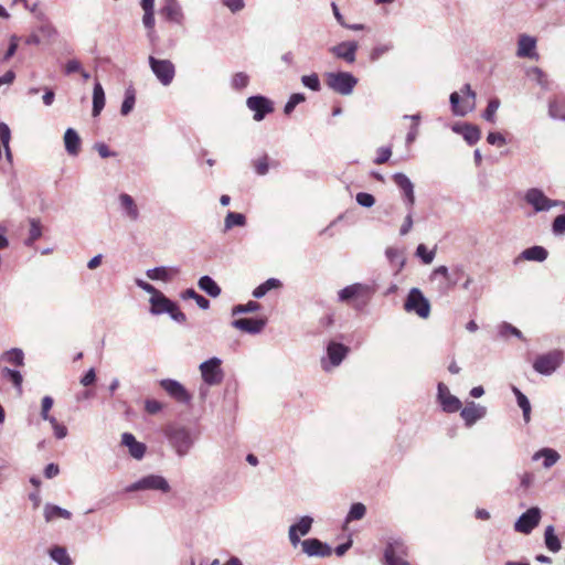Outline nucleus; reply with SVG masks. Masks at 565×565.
<instances>
[{
  "label": "nucleus",
  "instance_id": "nucleus-1",
  "mask_svg": "<svg viewBox=\"0 0 565 565\" xmlns=\"http://www.w3.org/2000/svg\"><path fill=\"white\" fill-rule=\"evenodd\" d=\"M166 437L179 457L186 456L194 445V437L190 429L183 426H168Z\"/></svg>",
  "mask_w": 565,
  "mask_h": 565
},
{
  "label": "nucleus",
  "instance_id": "nucleus-2",
  "mask_svg": "<svg viewBox=\"0 0 565 565\" xmlns=\"http://www.w3.org/2000/svg\"><path fill=\"white\" fill-rule=\"evenodd\" d=\"M150 313L159 316L168 313L171 319L179 323L186 321V316L179 309L178 305L166 297L161 291H158L154 296L149 299Z\"/></svg>",
  "mask_w": 565,
  "mask_h": 565
},
{
  "label": "nucleus",
  "instance_id": "nucleus-3",
  "mask_svg": "<svg viewBox=\"0 0 565 565\" xmlns=\"http://www.w3.org/2000/svg\"><path fill=\"white\" fill-rule=\"evenodd\" d=\"M524 201L532 206L535 213L548 212L554 207L564 205V201L547 198L543 190L539 188L527 189L524 193Z\"/></svg>",
  "mask_w": 565,
  "mask_h": 565
},
{
  "label": "nucleus",
  "instance_id": "nucleus-4",
  "mask_svg": "<svg viewBox=\"0 0 565 565\" xmlns=\"http://www.w3.org/2000/svg\"><path fill=\"white\" fill-rule=\"evenodd\" d=\"M326 83L333 92L348 96L352 94L358 78L348 72H331L326 75Z\"/></svg>",
  "mask_w": 565,
  "mask_h": 565
},
{
  "label": "nucleus",
  "instance_id": "nucleus-5",
  "mask_svg": "<svg viewBox=\"0 0 565 565\" xmlns=\"http://www.w3.org/2000/svg\"><path fill=\"white\" fill-rule=\"evenodd\" d=\"M404 309L407 312H414L423 319L430 315V303L420 289L414 287L409 290L404 302Z\"/></svg>",
  "mask_w": 565,
  "mask_h": 565
},
{
  "label": "nucleus",
  "instance_id": "nucleus-6",
  "mask_svg": "<svg viewBox=\"0 0 565 565\" xmlns=\"http://www.w3.org/2000/svg\"><path fill=\"white\" fill-rule=\"evenodd\" d=\"M563 361V351L553 350L548 353L539 355L533 363V369L542 375H551L561 366Z\"/></svg>",
  "mask_w": 565,
  "mask_h": 565
},
{
  "label": "nucleus",
  "instance_id": "nucleus-7",
  "mask_svg": "<svg viewBox=\"0 0 565 565\" xmlns=\"http://www.w3.org/2000/svg\"><path fill=\"white\" fill-rule=\"evenodd\" d=\"M149 65L157 79L163 86H168L172 83L175 76V67L170 60H159L149 56Z\"/></svg>",
  "mask_w": 565,
  "mask_h": 565
},
{
  "label": "nucleus",
  "instance_id": "nucleus-8",
  "mask_svg": "<svg viewBox=\"0 0 565 565\" xmlns=\"http://www.w3.org/2000/svg\"><path fill=\"white\" fill-rule=\"evenodd\" d=\"M349 352L348 347L342 343L331 341L327 347V358L321 359V366L326 372L331 371L341 364Z\"/></svg>",
  "mask_w": 565,
  "mask_h": 565
},
{
  "label": "nucleus",
  "instance_id": "nucleus-9",
  "mask_svg": "<svg viewBox=\"0 0 565 565\" xmlns=\"http://www.w3.org/2000/svg\"><path fill=\"white\" fill-rule=\"evenodd\" d=\"M139 490H159L166 493L170 491V486L163 477L149 475L127 487L128 492Z\"/></svg>",
  "mask_w": 565,
  "mask_h": 565
},
{
  "label": "nucleus",
  "instance_id": "nucleus-10",
  "mask_svg": "<svg viewBox=\"0 0 565 565\" xmlns=\"http://www.w3.org/2000/svg\"><path fill=\"white\" fill-rule=\"evenodd\" d=\"M221 363L222 361L214 356L200 364L202 379L207 385H217L222 382L223 372Z\"/></svg>",
  "mask_w": 565,
  "mask_h": 565
},
{
  "label": "nucleus",
  "instance_id": "nucleus-11",
  "mask_svg": "<svg viewBox=\"0 0 565 565\" xmlns=\"http://www.w3.org/2000/svg\"><path fill=\"white\" fill-rule=\"evenodd\" d=\"M541 518L542 513L537 507L530 508L519 516L514 523V530L522 534H530L539 525Z\"/></svg>",
  "mask_w": 565,
  "mask_h": 565
},
{
  "label": "nucleus",
  "instance_id": "nucleus-12",
  "mask_svg": "<svg viewBox=\"0 0 565 565\" xmlns=\"http://www.w3.org/2000/svg\"><path fill=\"white\" fill-rule=\"evenodd\" d=\"M247 108L254 113V120L262 121L266 115L274 111V104L270 99L262 95L250 96L246 99Z\"/></svg>",
  "mask_w": 565,
  "mask_h": 565
},
{
  "label": "nucleus",
  "instance_id": "nucleus-13",
  "mask_svg": "<svg viewBox=\"0 0 565 565\" xmlns=\"http://www.w3.org/2000/svg\"><path fill=\"white\" fill-rule=\"evenodd\" d=\"M160 14L170 23L182 26L185 22V14L178 0H163Z\"/></svg>",
  "mask_w": 565,
  "mask_h": 565
},
{
  "label": "nucleus",
  "instance_id": "nucleus-14",
  "mask_svg": "<svg viewBox=\"0 0 565 565\" xmlns=\"http://www.w3.org/2000/svg\"><path fill=\"white\" fill-rule=\"evenodd\" d=\"M160 386L167 392V394L170 397L175 399L178 403H190L191 395L180 382L171 379H166L160 381Z\"/></svg>",
  "mask_w": 565,
  "mask_h": 565
},
{
  "label": "nucleus",
  "instance_id": "nucleus-15",
  "mask_svg": "<svg viewBox=\"0 0 565 565\" xmlns=\"http://www.w3.org/2000/svg\"><path fill=\"white\" fill-rule=\"evenodd\" d=\"M313 519L309 515L301 516L299 521L289 526L288 539L290 544L296 547L301 543L300 536L307 535L312 527Z\"/></svg>",
  "mask_w": 565,
  "mask_h": 565
},
{
  "label": "nucleus",
  "instance_id": "nucleus-16",
  "mask_svg": "<svg viewBox=\"0 0 565 565\" xmlns=\"http://www.w3.org/2000/svg\"><path fill=\"white\" fill-rule=\"evenodd\" d=\"M407 556V546L402 540L392 539L387 542L384 551L385 564L405 559Z\"/></svg>",
  "mask_w": 565,
  "mask_h": 565
},
{
  "label": "nucleus",
  "instance_id": "nucleus-17",
  "mask_svg": "<svg viewBox=\"0 0 565 565\" xmlns=\"http://www.w3.org/2000/svg\"><path fill=\"white\" fill-rule=\"evenodd\" d=\"M302 552L310 557H327L332 553V548L318 539H307L299 543Z\"/></svg>",
  "mask_w": 565,
  "mask_h": 565
},
{
  "label": "nucleus",
  "instance_id": "nucleus-18",
  "mask_svg": "<svg viewBox=\"0 0 565 565\" xmlns=\"http://www.w3.org/2000/svg\"><path fill=\"white\" fill-rule=\"evenodd\" d=\"M359 44L355 41H344L330 49V52L338 58L349 64L355 62Z\"/></svg>",
  "mask_w": 565,
  "mask_h": 565
},
{
  "label": "nucleus",
  "instance_id": "nucleus-19",
  "mask_svg": "<svg viewBox=\"0 0 565 565\" xmlns=\"http://www.w3.org/2000/svg\"><path fill=\"white\" fill-rule=\"evenodd\" d=\"M536 39L529 34H521L518 39L516 56L520 58H539L536 53Z\"/></svg>",
  "mask_w": 565,
  "mask_h": 565
},
{
  "label": "nucleus",
  "instance_id": "nucleus-20",
  "mask_svg": "<svg viewBox=\"0 0 565 565\" xmlns=\"http://www.w3.org/2000/svg\"><path fill=\"white\" fill-rule=\"evenodd\" d=\"M393 181L403 191L406 207L412 209L415 204V193L411 179L406 174L397 172L393 174Z\"/></svg>",
  "mask_w": 565,
  "mask_h": 565
},
{
  "label": "nucleus",
  "instance_id": "nucleus-21",
  "mask_svg": "<svg viewBox=\"0 0 565 565\" xmlns=\"http://www.w3.org/2000/svg\"><path fill=\"white\" fill-rule=\"evenodd\" d=\"M438 401L443 411L447 413H455L460 409L461 402L455 395H451L448 387L444 383L438 384Z\"/></svg>",
  "mask_w": 565,
  "mask_h": 565
},
{
  "label": "nucleus",
  "instance_id": "nucleus-22",
  "mask_svg": "<svg viewBox=\"0 0 565 565\" xmlns=\"http://www.w3.org/2000/svg\"><path fill=\"white\" fill-rule=\"evenodd\" d=\"M266 326L265 319L241 318L232 321V327L248 334L260 333Z\"/></svg>",
  "mask_w": 565,
  "mask_h": 565
},
{
  "label": "nucleus",
  "instance_id": "nucleus-23",
  "mask_svg": "<svg viewBox=\"0 0 565 565\" xmlns=\"http://www.w3.org/2000/svg\"><path fill=\"white\" fill-rule=\"evenodd\" d=\"M487 414V408L475 402H469L461 409L460 416L467 427H471L477 420L483 418Z\"/></svg>",
  "mask_w": 565,
  "mask_h": 565
},
{
  "label": "nucleus",
  "instance_id": "nucleus-24",
  "mask_svg": "<svg viewBox=\"0 0 565 565\" xmlns=\"http://www.w3.org/2000/svg\"><path fill=\"white\" fill-rule=\"evenodd\" d=\"M121 443L128 448L132 458L138 460L143 458L146 454V445L137 441L132 434L124 433L121 436Z\"/></svg>",
  "mask_w": 565,
  "mask_h": 565
},
{
  "label": "nucleus",
  "instance_id": "nucleus-25",
  "mask_svg": "<svg viewBox=\"0 0 565 565\" xmlns=\"http://www.w3.org/2000/svg\"><path fill=\"white\" fill-rule=\"evenodd\" d=\"M118 200L124 215L132 222L137 221L140 214L134 198L127 193H121Z\"/></svg>",
  "mask_w": 565,
  "mask_h": 565
},
{
  "label": "nucleus",
  "instance_id": "nucleus-26",
  "mask_svg": "<svg viewBox=\"0 0 565 565\" xmlns=\"http://www.w3.org/2000/svg\"><path fill=\"white\" fill-rule=\"evenodd\" d=\"M63 139L66 152L73 157L77 156L82 143L77 131L73 128H67Z\"/></svg>",
  "mask_w": 565,
  "mask_h": 565
},
{
  "label": "nucleus",
  "instance_id": "nucleus-27",
  "mask_svg": "<svg viewBox=\"0 0 565 565\" xmlns=\"http://www.w3.org/2000/svg\"><path fill=\"white\" fill-rule=\"evenodd\" d=\"M451 110L456 116H466L475 109V102L465 100L460 104V95L457 92L450 94Z\"/></svg>",
  "mask_w": 565,
  "mask_h": 565
},
{
  "label": "nucleus",
  "instance_id": "nucleus-28",
  "mask_svg": "<svg viewBox=\"0 0 565 565\" xmlns=\"http://www.w3.org/2000/svg\"><path fill=\"white\" fill-rule=\"evenodd\" d=\"M367 290V287L362 284H353L344 287L338 292L339 300L341 302H348L353 298L361 296L364 291Z\"/></svg>",
  "mask_w": 565,
  "mask_h": 565
},
{
  "label": "nucleus",
  "instance_id": "nucleus-29",
  "mask_svg": "<svg viewBox=\"0 0 565 565\" xmlns=\"http://www.w3.org/2000/svg\"><path fill=\"white\" fill-rule=\"evenodd\" d=\"M547 256H548V252L543 246L536 245V246H532V247L524 249L521 253L520 258H523V259L530 260V262L542 263L547 258Z\"/></svg>",
  "mask_w": 565,
  "mask_h": 565
},
{
  "label": "nucleus",
  "instance_id": "nucleus-30",
  "mask_svg": "<svg viewBox=\"0 0 565 565\" xmlns=\"http://www.w3.org/2000/svg\"><path fill=\"white\" fill-rule=\"evenodd\" d=\"M198 286H199V288L201 290H203L210 297H213V298L218 297L221 295V291H222L220 286L215 282V280L213 278H211L210 276H207V275L202 276L199 279Z\"/></svg>",
  "mask_w": 565,
  "mask_h": 565
},
{
  "label": "nucleus",
  "instance_id": "nucleus-31",
  "mask_svg": "<svg viewBox=\"0 0 565 565\" xmlns=\"http://www.w3.org/2000/svg\"><path fill=\"white\" fill-rule=\"evenodd\" d=\"M540 458L544 459L543 466H544V468L547 469V468H551L552 466H554L558 461L559 455L551 448H543V449L536 451L532 457V459L535 461L539 460Z\"/></svg>",
  "mask_w": 565,
  "mask_h": 565
},
{
  "label": "nucleus",
  "instance_id": "nucleus-32",
  "mask_svg": "<svg viewBox=\"0 0 565 565\" xmlns=\"http://www.w3.org/2000/svg\"><path fill=\"white\" fill-rule=\"evenodd\" d=\"M71 516H72V513L68 510L63 509L58 505L46 504L44 507V518H45L46 522H51L56 518H63V519L68 520V519H71Z\"/></svg>",
  "mask_w": 565,
  "mask_h": 565
},
{
  "label": "nucleus",
  "instance_id": "nucleus-33",
  "mask_svg": "<svg viewBox=\"0 0 565 565\" xmlns=\"http://www.w3.org/2000/svg\"><path fill=\"white\" fill-rule=\"evenodd\" d=\"M544 542L548 551L557 553L562 548V544L553 525H548L544 532Z\"/></svg>",
  "mask_w": 565,
  "mask_h": 565
},
{
  "label": "nucleus",
  "instance_id": "nucleus-34",
  "mask_svg": "<svg viewBox=\"0 0 565 565\" xmlns=\"http://www.w3.org/2000/svg\"><path fill=\"white\" fill-rule=\"evenodd\" d=\"M105 106V93L100 83L94 85L93 90V116H98Z\"/></svg>",
  "mask_w": 565,
  "mask_h": 565
},
{
  "label": "nucleus",
  "instance_id": "nucleus-35",
  "mask_svg": "<svg viewBox=\"0 0 565 565\" xmlns=\"http://www.w3.org/2000/svg\"><path fill=\"white\" fill-rule=\"evenodd\" d=\"M281 287V281L277 278H269L265 282L260 284L253 290V297L260 299L263 298L269 290L277 289Z\"/></svg>",
  "mask_w": 565,
  "mask_h": 565
},
{
  "label": "nucleus",
  "instance_id": "nucleus-36",
  "mask_svg": "<svg viewBox=\"0 0 565 565\" xmlns=\"http://www.w3.org/2000/svg\"><path fill=\"white\" fill-rule=\"evenodd\" d=\"M512 391L516 397L519 407L522 409L524 420L529 423L531 416V404L529 398L515 386L512 387Z\"/></svg>",
  "mask_w": 565,
  "mask_h": 565
},
{
  "label": "nucleus",
  "instance_id": "nucleus-37",
  "mask_svg": "<svg viewBox=\"0 0 565 565\" xmlns=\"http://www.w3.org/2000/svg\"><path fill=\"white\" fill-rule=\"evenodd\" d=\"M50 557L58 565H73V561L65 547L54 546L50 550Z\"/></svg>",
  "mask_w": 565,
  "mask_h": 565
},
{
  "label": "nucleus",
  "instance_id": "nucleus-38",
  "mask_svg": "<svg viewBox=\"0 0 565 565\" xmlns=\"http://www.w3.org/2000/svg\"><path fill=\"white\" fill-rule=\"evenodd\" d=\"M246 224V217L242 213L228 212L224 220V231L227 232L234 226H244Z\"/></svg>",
  "mask_w": 565,
  "mask_h": 565
},
{
  "label": "nucleus",
  "instance_id": "nucleus-39",
  "mask_svg": "<svg viewBox=\"0 0 565 565\" xmlns=\"http://www.w3.org/2000/svg\"><path fill=\"white\" fill-rule=\"evenodd\" d=\"M11 130L6 122H0V141L3 146L6 157L9 161L12 159L10 149Z\"/></svg>",
  "mask_w": 565,
  "mask_h": 565
},
{
  "label": "nucleus",
  "instance_id": "nucleus-40",
  "mask_svg": "<svg viewBox=\"0 0 565 565\" xmlns=\"http://www.w3.org/2000/svg\"><path fill=\"white\" fill-rule=\"evenodd\" d=\"M2 359L12 365L22 366L24 364V353L21 349L14 348L6 351Z\"/></svg>",
  "mask_w": 565,
  "mask_h": 565
},
{
  "label": "nucleus",
  "instance_id": "nucleus-41",
  "mask_svg": "<svg viewBox=\"0 0 565 565\" xmlns=\"http://www.w3.org/2000/svg\"><path fill=\"white\" fill-rule=\"evenodd\" d=\"M146 275L151 280L169 281L171 279V270L163 266L148 269Z\"/></svg>",
  "mask_w": 565,
  "mask_h": 565
},
{
  "label": "nucleus",
  "instance_id": "nucleus-42",
  "mask_svg": "<svg viewBox=\"0 0 565 565\" xmlns=\"http://www.w3.org/2000/svg\"><path fill=\"white\" fill-rule=\"evenodd\" d=\"M41 236H42V226H41L40 220L31 218L30 220L29 237L25 241V245L31 246Z\"/></svg>",
  "mask_w": 565,
  "mask_h": 565
},
{
  "label": "nucleus",
  "instance_id": "nucleus-43",
  "mask_svg": "<svg viewBox=\"0 0 565 565\" xmlns=\"http://www.w3.org/2000/svg\"><path fill=\"white\" fill-rule=\"evenodd\" d=\"M1 376L10 380L14 387L18 388V391L21 393L23 377L19 371L3 367L1 370Z\"/></svg>",
  "mask_w": 565,
  "mask_h": 565
},
{
  "label": "nucleus",
  "instance_id": "nucleus-44",
  "mask_svg": "<svg viewBox=\"0 0 565 565\" xmlns=\"http://www.w3.org/2000/svg\"><path fill=\"white\" fill-rule=\"evenodd\" d=\"M462 137L469 145H475L479 141L481 132L477 126L465 124Z\"/></svg>",
  "mask_w": 565,
  "mask_h": 565
},
{
  "label": "nucleus",
  "instance_id": "nucleus-45",
  "mask_svg": "<svg viewBox=\"0 0 565 565\" xmlns=\"http://www.w3.org/2000/svg\"><path fill=\"white\" fill-rule=\"evenodd\" d=\"M182 297L184 299H193L196 305L203 309V310H206L210 308V301L203 297L202 295L198 294L194 289L190 288V289H186L183 294H182Z\"/></svg>",
  "mask_w": 565,
  "mask_h": 565
},
{
  "label": "nucleus",
  "instance_id": "nucleus-46",
  "mask_svg": "<svg viewBox=\"0 0 565 565\" xmlns=\"http://www.w3.org/2000/svg\"><path fill=\"white\" fill-rule=\"evenodd\" d=\"M437 276H443L447 281V286L443 287V291L446 294L450 288H452L455 285H456V281H452L450 279V276H449V269L447 266H438L436 267L431 275H430V279H435Z\"/></svg>",
  "mask_w": 565,
  "mask_h": 565
},
{
  "label": "nucleus",
  "instance_id": "nucleus-47",
  "mask_svg": "<svg viewBox=\"0 0 565 565\" xmlns=\"http://www.w3.org/2000/svg\"><path fill=\"white\" fill-rule=\"evenodd\" d=\"M385 254H386V257L388 258V260L391 262V264L397 266L396 271L398 273L399 270H402V268L405 265V258L402 256L399 250L396 248H393V247H388L385 250Z\"/></svg>",
  "mask_w": 565,
  "mask_h": 565
},
{
  "label": "nucleus",
  "instance_id": "nucleus-48",
  "mask_svg": "<svg viewBox=\"0 0 565 565\" xmlns=\"http://www.w3.org/2000/svg\"><path fill=\"white\" fill-rule=\"evenodd\" d=\"M366 513V508L363 503H353L351 505V509L345 518V522H351L355 520H361L364 518Z\"/></svg>",
  "mask_w": 565,
  "mask_h": 565
},
{
  "label": "nucleus",
  "instance_id": "nucleus-49",
  "mask_svg": "<svg viewBox=\"0 0 565 565\" xmlns=\"http://www.w3.org/2000/svg\"><path fill=\"white\" fill-rule=\"evenodd\" d=\"M249 76L244 72L235 73L231 79V86L233 89L242 90L248 86Z\"/></svg>",
  "mask_w": 565,
  "mask_h": 565
},
{
  "label": "nucleus",
  "instance_id": "nucleus-50",
  "mask_svg": "<svg viewBox=\"0 0 565 565\" xmlns=\"http://www.w3.org/2000/svg\"><path fill=\"white\" fill-rule=\"evenodd\" d=\"M38 31L40 36L46 41H53L57 36L56 28L50 22L42 23Z\"/></svg>",
  "mask_w": 565,
  "mask_h": 565
},
{
  "label": "nucleus",
  "instance_id": "nucleus-51",
  "mask_svg": "<svg viewBox=\"0 0 565 565\" xmlns=\"http://www.w3.org/2000/svg\"><path fill=\"white\" fill-rule=\"evenodd\" d=\"M260 309V305L256 301H248L245 305H237L232 309V315L256 312Z\"/></svg>",
  "mask_w": 565,
  "mask_h": 565
},
{
  "label": "nucleus",
  "instance_id": "nucleus-52",
  "mask_svg": "<svg viewBox=\"0 0 565 565\" xmlns=\"http://www.w3.org/2000/svg\"><path fill=\"white\" fill-rule=\"evenodd\" d=\"M135 93L132 89H127L125 94V99L121 104L120 113L122 116H127L135 106Z\"/></svg>",
  "mask_w": 565,
  "mask_h": 565
},
{
  "label": "nucleus",
  "instance_id": "nucleus-53",
  "mask_svg": "<svg viewBox=\"0 0 565 565\" xmlns=\"http://www.w3.org/2000/svg\"><path fill=\"white\" fill-rule=\"evenodd\" d=\"M415 254L426 265L431 264L436 255L435 250H428V248L424 244H419L417 246Z\"/></svg>",
  "mask_w": 565,
  "mask_h": 565
},
{
  "label": "nucleus",
  "instance_id": "nucleus-54",
  "mask_svg": "<svg viewBox=\"0 0 565 565\" xmlns=\"http://www.w3.org/2000/svg\"><path fill=\"white\" fill-rule=\"evenodd\" d=\"M305 99H306V97H305V95H303V94H301V93H295V94H292V95L289 97L288 102L286 103V105H285V107H284V113H285L286 115H290V114L294 111L295 107H296L297 105H299V104L303 103V102H305Z\"/></svg>",
  "mask_w": 565,
  "mask_h": 565
},
{
  "label": "nucleus",
  "instance_id": "nucleus-55",
  "mask_svg": "<svg viewBox=\"0 0 565 565\" xmlns=\"http://www.w3.org/2000/svg\"><path fill=\"white\" fill-rule=\"evenodd\" d=\"M500 107V100L498 98H493L488 103V106L482 115V117L490 122H494L495 113Z\"/></svg>",
  "mask_w": 565,
  "mask_h": 565
},
{
  "label": "nucleus",
  "instance_id": "nucleus-56",
  "mask_svg": "<svg viewBox=\"0 0 565 565\" xmlns=\"http://www.w3.org/2000/svg\"><path fill=\"white\" fill-rule=\"evenodd\" d=\"M301 83L303 86L313 92H318L321 88L319 76L316 73L310 75H303L301 77Z\"/></svg>",
  "mask_w": 565,
  "mask_h": 565
},
{
  "label": "nucleus",
  "instance_id": "nucleus-57",
  "mask_svg": "<svg viewBox=\"0 0 565 565\" xmlns=\"http://www.w3.org/2000/svg\"><path fill=\"white\" fill-rule=\"evenodd\" d=\"M529 74L536 81V83L543 87L547 88L548 81L546 74L540 67H531L529 70Z\"/></svg>",
  "mask_w": 565,
  "mask_h": 565
},
{
  "label": "nucleus",
  "instance_id": "nucleus-58",
  "mask_svg": "<svg viewBox=\"0 0 565 565\" xmlns=\"http://www.w3.org/2000/svg\"><path fill=\"white\" fill-rule=\"evenodd\" d=\"M356 202L363 207H371L375 203V199L372 194L366 192H360L356 194Z\"/></svg>",
  "mask_w": 565,
  "mask_h": 565
},
{
  "label": "nucleus",
  "instance_id": "nucleus-59",
  "mask_svg": "<svg viewBox=\"0 0 565 565\" xmlns=\"http://www.w3.org/2000/svg\"><path fill=\"white\" fill-rule=\"evenodd\" d=\"M407 211L408 212H407V214L404 218V222L399 228V234L403 236L411 232V230L413 227V223H414L413 222V207L412 209L407 207Z\"/></svg>",
  "mask_w": 565,
  "mask_h": 565
},
{
  "label": "nucleus",
  "instance_id": "nucleus-60",
  "mask_svg": "<svg viewBox=\"0 0 565 565\" xmlns=\"http://www.w3.org/2000/svg\"><path fill=\"white\" fill-rule=\"evenodd\" d=\"M552 231L555 235L565 233V214L557 215L552 223Z\"/></svg>",
  "mask_w": 565,
  "mask_h": 565
},
{
  "label": "nucleus",
  "instance_id": "nucleus-61",
  "mask_svg": "<svg viewBox=\"0 0 565 565\" xmlns=\"http://www.w3.org/2000/svg\"><path fill=\"white\" fill-rule=\"evenodd\" d=\"M392 156V150L390 147H381L379 150H377V157L375 158L374 162L376 164H383L385 163L386 161H388V159L391 158Z\"/></svg>",
  "mask_w": 565,
  "mask_h": 565
},
{
  "label": "nucleus",
  "instance_id": "nucleus-62",
  "mask_svg": "<svg viewBox=\"0 0 565 565\" xmlns=\"http://www.w3.org/2000/svg\"><path fill=\"white\" fill-rule=\"evenodd\" d=\"M18 45H19V38L17 35H11L9 47L3 56L4 61L10 60L15 54Z\"/></svg>",
  "mask_w": 565,
  "mask_h": 565
},
{
  "label": "nucleus",
  "instance_id": "nucleus-63",
  "mask_svg": "<svg viewBox=\"0 0 565 565\" xmlns=\"http://www.w3.org/2000/svg\"><path fill=\"white\" fill-rule=\"evenodd\" d=\"M145 409L147 413L154 415L162 409V404L157 399H146Z\"/></svg>",
  "mask_w": 565,
  "mask_h": 565
},
{
  "label": "nucleus",
  "instance_id": "nucleus-64",
  "mask_svg": "<svg viewBox=\"0 0 565 565\" xmlns=\"http://www.w3.org/2000/svg\"><path fill=\"white\" fill-rule=\"evenodd\" d=\"M391 50H392V45L391 44H383V45L375 46L372 50L370 57H371L372 61H376L383 54L387 53Z\"/></svg>",
  "mask_w": 565,
  "mask_h": 565
}]
</instances>
